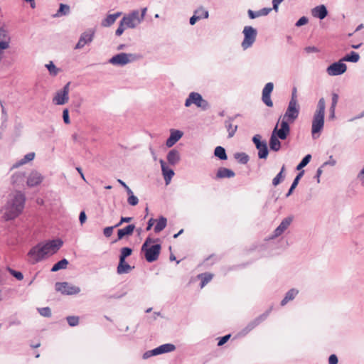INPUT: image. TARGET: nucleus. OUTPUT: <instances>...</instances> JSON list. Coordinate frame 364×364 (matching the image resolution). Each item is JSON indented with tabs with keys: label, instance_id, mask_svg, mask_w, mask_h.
<instances>
[{
	"label": "nucleus",
	"instance_id": "f257e3e1",
	"mask_svg": "<svg viewBox=\"0 0 364 364\" xmlns=\"http://www.w3.org/2000/svg\"><path fill=\"white\" fill-rule=\"evenodd\" d=\"M62 245L63 242L59 239L39 243L28 252V256L31 262L35 264L57 252Z\"/></svg>",
	"mask_w": 364,
	"mask_h": 364
},
{
	"label": "nucleus",
	"instance_id": "f03ea898",
	"mask_svg": "<svg viewBox=\"0 0 364 364\" xmlns=\"http://www.w3.org/2000/svg\"><path fill=\"white\" fill-rule=\"evenodd\" d=\"M23 210V193L16 191L14 197L0 210L2 219L9 221L16 218Z\"/></svg>",
	"mask_w": 364,
	"mask_h": 364
},
{
	"label": "nucleus",
	"instance_id": "7ed1b4c3",
	"mask_svg": "<svg viewBox=\"0 0 364 364\" xmlns=\"http://www.w3.org/2000/svg\"><path fill=\"white\" fill-rule=\"evenodd\" d=\"M279 122L277 123L274 128L269 141V149L273 151H279L281 149L282 144L279 141L285 140L290 133V127L287 125L284 122L280 124V128L278 129Z\"/></svg>",
	"mask_w": 364,
	"mask_h": 364
},
{
	"label": "nucleus",
	"instance_id": "20e7f679",
	"mask_svg": "<svg viewBox=\"0 0 364 364\" xmlns=\"http://www.w3.org/2000/svg\"><path fill=\"white\" fill-rule=\"evenodd\" d=\"M326 103L323 98H321L317 104L316 110L312 120L311 134L313 138H316V134L321 132L324 125Z\"/></svg>",
	"mask_w": 364,
	"mask_h": 364
},
{
	"label": "nucleus",
	"instance_id": "39448f33",
	"mask_svg": "<svg viewBox=\"0 0 364 364\" xmlns=\"http://www.w3.org/2000/svg\"><path fill=\"white\" fill-rule=\"evenodd\" d=\"M139 58V55L133 53H120L112 57L109 63L114 65L124 66Z\"/></svg>",
	"mask_w": 364,
	"mask_h": 364
},
{
	"label": "nucleus",
	"instance_id": "423d86ee",
	"mask_svg": "<svg viewBox=\"0 0 364 364\" xmlns=\"http://www.w3.org/2000/svg\"><path fill=\"white\" fill-rule=\"evenodd\" d=\"M299 111L300 106L299 103L289 102L287 109L282 117L280 124H282L284 122L287 125H289V123H293L298 118Z\"/></svg>",
	"mask_w": 364,
	"mask_h": 364
},
{
	"label": "nucleus",
	"instance_id": "0eeeda50",
	"mask_svg": "<svg viewBox=\"0 0 364 364\" xmlns=\"http://www.w3.org/2000/svg\"><path fill=\"white\" fill-rule=\"evenodd\" d=\"M194 104L197 107L206 110L209 108L210 105L207 100H204L200 94L192 92L189 94L188 98L186 100L185 106L190 107Z\"/></svg>",
	"mask_w": 364,
	"mask_h": 364
},
{
	"label": "nucleus",
	"instance_id": "6e6552de",
	"mask_svg": "<svg viewBox=\"0 0 364 364\" xmlns=\"http://www.w3.org/2000/svg\"><path fill=\"white\" fill-rule=\"evenodd\" d=\"M242 33L244 34V39L242 42V47L244 50L250 48L256 41L257 31L251 26H246L244 27Z\"/></svg>",
	"mask_w": 364,
	"mask_h": 364
},
{
	"label": "nucleus",
	"instance_id": "1a4fd4ad",
	"mask_svg": "<svg viewBox=\"0 0 364 364\" xmlns=\"http://www.w3.org/2000/svg\"><path fill=\"white\" fill-rule=\"evenodd\" d=\"M161 250L160 244H154L145 248L141 247V250L144 253V257L148 262H153L158 259Z\"/></svg>",
	"mask_w": 364,
	"mask_h": 364
},
{
	"label": "nucleus",
	"instance_id": "9d476101",
	"mask_svg": "<svg viewBox=\"0 0 364 364\" xmlns=\"http://www.w3.org/2000/svg\"><path fill=\"white\" fill-rule=\"evenodd\" d=\"M252 142L258 151V158L260 159H266L269 154L267 141L265 140L262 141L261 135L255 134L252 137Z\"/></svg>",
	"mask_w": 364,
	"mask_h": 364
},
{
	"label": "nucleus",
	"instance_id": "9b49d317",
	"mask_svg": "<svg viewBox=\"0 0 364 364\" xmlns=\"http://www.w3.org/2000/svg\"><path fill=\"white\" fill-rule=\"evenodd\" d=\"M70 82H68L63 89L56 92L53 98V103L55 105H63L66 104L69 100Z\"/></svg>",
	"mask_w": 364,
	"mask_h": 364
},
{
	"label": "nucleus",
	"instance_id": "f8f14e48",
	"mask_svg": "<svg viewBox=\"0 0 364 364\" xmlns=\"http://www.w3.org/2000/svg\"><path fill=\"white\" fill-rule=\"evenodd\" d=\"M55 287L57 291H60L65 295L77 294L80 291V287L72 285L66 282H56Z\"/></svg>",
	"mask_w": 364,
	"mask_h": 364
},
{
	"label": "nucleus",
	"instance_id": "ddd939ff",
	"mask_svg": "<svg viewBox=\"0 0 364 364\" xmlns=\"http://www.w3.org/2000/svg\"><path fill=\"white\" fill-rule=\"evenodd\" d=\"M272 309L266 311L264 313L255 318L254 320L250 321L241 331V334L243 336L247 335L249 332L253 330L256 326H257L262 321H265L269 313L271 312Z\"/></svg>",
	"mask_w": 364,
	"mask_h": 364
},
{
	"label": "nucleus",
	"instance_id": "4468645a",
	"mask_svg": "<svg viewBox=\"0 0 364 364\" xmlns=\"http://www.w3.org/2000/svg\"><path fill=\"white\" fill-rule=\"evenodd\" d=\"M346 70L347 66L341 59L330 65L327 68L326 72L330 76H336L343 74Z\"/></svg>",
	"mask_w": 364,
	"mask_h": 364
},
{
	"label": "nucleus",
	"instance_id": "2eb2a0df",
	"mask_svg": "<svg viewBox=\"0 0 364 364\" xmlns=\"http://www.w3.org/2000/svg\"><path fill=\"white\" fill-rule=\"evenodd\" d=\"M122 23H124L126 27L129 28H134L139 25L141 21L139 18V11L134 10L128 15L124 16L122 18Z\"/></svg>",
	"mask_w": 364,
	"mask_h": 364
},
{
	"label": "nucleus",
	"instance_id": "dca6fc26",
	"mask_svg": "<svg viewBox=\"0 0 364 364\" xmlns=\"http://www.w3.org/2000/svg\"><path fill=\"white\" fill-rule=\"evenodd\" d=\"M44 176L38 171L33 170L27 176L26 183L29 187H35L41 183Z\"/></svg>",
	"mask_w": 364,
	"mask_h": 364
},
{
	"label": "nucleus",
	"instance_id": "f3484780",
	"mask_svg": "<svg viewBox=\"0 0 364 364\" xmlns=\"http://www.w3.org/2000/svg\"><path fill=\"white\" fill-rule=\"evenodd\" d=\"M293 221V217L289 216L284 218L279 226L274 230L273 235L271 238L274 239L282 235L284 231L290 226L291 223Z\"/></svg>",
	"mask_w": 364,
	"mask_h": 364
},
{
	"label": "nucleus",
	"instance_id": "a211bd4d",
	"mask_svg": "<svg viewBox=\"0 0 364 364\" xmlns=\"http://www.w3.org/2000/svg\"><path fill=\"white\" fill-rule=\"evenodd\" d=\"M94 35L95 32L93 31H88L82 33L75 48L80 49L83 48L86 44L91 43L93 40Z\"/></svg>",
	"mask_w": 364,
	"mask_h": 364
},
{
	"label": "nucleus",
	"instance_id": "6ab92c4d",
	"mask_svg": "<svg viewBox=\"0 0 364 364\" xmlns=\"http://www.w3.org/2000/svg\"><path fill=\"white\" fill-rule=\"evenodd\" d=\"M10 36L9 32L3 28H0V55L9 47Z\"/></svg>",
	"mask_w": 364,
	"mask_h": 364
},
{
	"label": "nucleus",
	"instance_id": "aec40b11",
	"mask_svg": "<svg viewBox=\"0 0 364 364\" xmlns=\"http://www.w3.org/2000/svg\"><path fill=\"white\" fill-rule=\"evenodd\" d=\"M159 163L161 164L165 183L168 185L170 183L172 177L174 176V171L166 166V162L163 159H160Z\"/></svg>",
	"mask_w": 364,
	"mask_h": 364
},
{
	"label": "nucleus",
	"instance_id": "412c9836",
	"mask_svg": "<svg viewBox=\"0 0 364 364\" xmlns=\"http://www.w3.org/2000/svg\"><path fill=\"white\" fill-rule=\"evenodd\" d=\"M240 114H237L234 117H228V119L225 121V126L228 132V137H232L237 129V125H233L232 122L235 119L239 117Z\"/></svg>",
	"mask_w": 364,
	"mask_h": 364
},
{
	"label": "nucleus",
	"instance_id": "4be33fe9",
	"mask_svg": "<svg viewBox=\"0 0 364 364\" xmlns=\"http://www.w3.org/2000/svg\"><path fill=\"white\" fill-rule=\"evenodd\" d=\"M183 136V132L179 130L171 129L169 137L166 141L167 147L173 146Z\"/></svg>",
	"mask_w": 364,
	"mask_h": 364
},
{
	"label": "nucleus",
	"instance_id": "5701e85b",
	"mask_svg": "<svg viewBox=\"0 0 364 364\" xmlns=\"http://www.w3.org/2000/svg\"><path fill=\"white\" fill-rule=\"evenodd\" d=\"M312 15L314 17L318 18L322 20L328 15V11L324 5H320L314 7L311 11Z\"/></svg>",
	"mask_w": 364,
	"mask_h": 364
},
{
	"label": "nucleus",
	"instance_id": "b1692460",
	"mask_svg": "<svg viewBox=\"0 0 364 364\" xmlns=\"http://www.w3.org/2000/svg\"><path fill=\"white\" fill-rule=\"evenodd\" d=\"M166 158L168 164L172 166L178 164L181 159L178 151L175 149L168 151Z\"/></svg>",
	"mask_w": 364,
	"mask_h": 364
},
{
	"label": "nucleus",
	"instance_id": "393cba45",
	"mask_svg": "<svg viewBox=\"0 0 364 364\" xmlns=\"http://www.w3.org/2000/svg\"><path fill=\"white\" fill-rule=\"evenodd\" d=\"M235 176V173L231 169L225 167H220L218 168L215 178H232Z\"/></svg>",
	"mask_w": 364,
	"mask_h": 364
},
{
	"label": "nucleus",
	"instance_id": "a878e982",
	"mask_svg": "<svg viewBox=\"0 0 364 364\" xmlns=\"http://www.w3.org/2000/svg\"><path fill=\"white\" fill-rule=\"evenodd\" d=\"M122 14V13L119 11L113 14L107 15V17L102 21L101 26L103 27H109Z\"/></svg>",
	"mask_w": 364,
	"mask_h": 364
},
{
	"label": "nucleus",
	"instance_id": "bb28decb",
	"mask_svg": "<svg viewBox=\"0 0 364 364\" xmlns=\"http://www.w3.org/2000/svg\"><path fill=\"white\" fill-rule=\"evenodd\" d=\"M11 183L14 188H18L23 184V172L16 171L11 176Z\"/></svg>",
	"mask_w": 364,
	"mask_h": 364
},
{
	"label": "nucleus",
	"instance_id": "cd10ccee",
	"mask_svg": "<svg viewBox=\"0 0 364 364\" xmlns=\"http://www.w3.org/2000/svg\"><path fill=\"white\" fill-rule=\"evenodd\" d=\"M134 229H135V225L134 224H130L122 229L118 230L117 239L122 240L126 235H132Z\"/></svg>",
	"mask_w": 364,
	"mask_h": 364
},
{
	"label": "nucleus",
	"instance_id": "c85d7f7f",
	"mask_svg": "<svg viewBox=\"0 0 364 364\" xmlns=\"http://www.w3.org/2000/svg\"><path fill=\"white\" fill-rule=\"evenodd\" d=\"M271 11V8H263L257 11H254L251 9H249L247 14L250 18L254 19L259 16L268 15Z\"/></svg>",
	"mask_w": 364,
	"mask_h": 364
},
{
	"label": "nucleus",
	"instance_id": "c756f323",
	"mask_svg": "<svg viewBox=\"0 0 364 364\" xmlns=\"http://www.w3.org/2000/svg\"><path fill=\"white\" fill-rule=\"evenodd\" d=\"M156 354L161 355L166 353L172 352L176 349V346L173 344L171 343H166L159 346V347L156 348Z\"/></svg>",
	"mask_w": 364,
	"mask_h": 364
},
{
	"label": "nucleus",
	"instance_id": "7c9ffc66",
	"mask_svg": "<svg viewBox=\"0 0 364 364\" xmlns=\"http://www.w3.org/2000/svg\"><path fill=\"white\" fill-rule=\"evenodd\" d=\"M299 291L296 289H291L289 290L286 294L284 299L281 301L282 306H285L289 301L293 300L295 296L298 294Z\"/></svg>",
	"mask_w": 364,
	"mask_h": 364
},
{
	"label": "nucleus",
	"instance_id": "2f4dec72",
	"mask_svg": "<svg viewBox=\"0 0 364 364\" xmlns=\"http://www.w3.org/2000/svg\"><path fill=\"white\" fill-rule=\"evenodd\" d=\"M133 268L134 267L130 266L125 260H119L117 272L119 274H126L130 272Z\"/></svg>",
	"mask_w": 364,
	"mask_h": 364
},
{
	"label": "nucleus",
	"instance_id": "473e14b6",
	"mask_svg": "<svg viewBox=\"0 0 364 364\" xmlns=\"http://www.w3.org/2000/svg\"><path fill=\"white\" fill-rule=\"evenodd\" d=\"M304 171H300L297 175L295 177V178L294 179L291 186H290V188L289 189L287 193L286 194V197H289L290 196L294 190L296 188V187L297 186L301 178L304 175Z\"/></svg>",
	"mask_w": 364,
	"mask_h": 364
},
{
	"label": "nucleus",
	"instance_id": "72a5a7b5",
	"mask_svg": "<svg viewBox=\"0 0 364 364\" xmlns=\"http://www.w3.org/2000/svg\"><path fill=\"white\" fill-rule=\"evenodd\" d=\"M360 60V55L355 51H351L348 54H346L343 58V61L357 63Z\"/></svg>",
	"mask_w": 364,
	"mask_h": 364
},
{
	"label": "nucleus",
	"instance_id": "f704fd0d",
	"mask_svg": "<svg viewBox=\"0 0 364 364\" xmlns=\"http://www.w3.org/2000/svg\"><path fill=\"white\" fill-rule=\"evenodd\" d=\"M167 220L165 217L161 216L159 217L156 225L154 227V232L156 233L160 232L162 231L166 226Z\"/></svg>",
	"mask_w": 364,
	"mask_h": 364
},
{
	"label": "nucleus",
	"instance_id": "c9c22d12",
	"mask_svg": "<svg viewBox=\"0 0 364 364\" xmlns=\"http://www.w3.org/2000/svg\"><path fill=\"white\" fill-rule=\"evenodd\" d=\"M68 261L67 259H63L61 260H60L59 262H58L57 263H55L53 267L51 268V272H57L58 270H60V269H65L67 268V266L68 264Z\"/></svg>",
	"mask_w": 364,
	"mask_h": 364
},
{
	"label": "nucleus",
	"instance_id": "e433bc0d",
	"mask_svg": "<svg viewBox=\"0 0 364 364\" xmlns=\"http://www.w3.org/2000/svg\"><path fill=\"white\" fill-rule=\"evenodd\" d=\"M235 159L241 164H246L250 160L249 156L244 152H237L234 154Z\"/></svg>",
	"mask_w": 364,
	"mask_h": 364
},
{
	"label": "nucleus",
	"instance_id": "4c0bfd02",
	"mask_svg": "<svg viewBox=\"0 0 364 364\" xmlns=\"http://www.w3.org/2000/svg\"><path fill=\"white\" fill-rule=\"evenodd\" d=\"M214 155L220 160H226L228 159L225 149L220 146H218L215 149Z\"/></svg>",
	"mask_w": 364,
	"mask_h": 364
},
{
	"label": "nucleus",
	"instance_id": "58836bf2",
	"mask_svg": "<svg viewBox=\"0 0 364 364\" xmlns=\"http://www.w3.org/2000/svg\"><path fill=\"white\" fill-rule=\"evenodd\" d=\"M70 13V6L68 5L60 4L57 13L53 15L54 17H59L68 15Z\"/></svg>",
	"mask_w": 364,
	"mask_h": 364
},
{
	"label": "nucleus",
	"instance_id": "ea45409f",
	"mask_svg": "<svg viewBox=\"0 0 364 364\" xmlns=\"http://www.w3.org/2000/svg\"><path fill=\"white\" fill-rule=\"evenodd\" d=\"M46 67L50 75L52 76H56L60 72V69L58 68L52 61H50L49 63L46 64Z\"/></svg>",
	"mask_w": 364,
	"mask_h": 364
},
{
	"label": "nucleus",
	"instance_id": "a19ab883",
	"mask_svg": "<svg viewBox=\"0 0 364 364\" xmlns=\"http://www.w3.org/2000/svg\"><path fill=\"white\" fill-rule=\"evenodd\" d=\"M284 170H285V166L284 165L282 167L280 172L272 180V185L274 186H277L284 180V176L282 174H283V172L284 171Z\"/></svg>",
	"mask_w": 364,
	"mask_h": 364
},
{
	"label": "nucleus",
	"instance_id": "79ce46f5",
	"mask_svg": "<svg viewBox=\"0 0 364 364\" xmlns=\"http://www.w3.org/2000/svg\"><path fill=\"white\" fill-rule=\"evenodd\" d=\"M198 277L201 279L200 287H203L212 279L213 275L210 273H203L199 274Z\"/></svg>",
	"mask_w": 364,
	"mask_h": 364
},
{
	"label": "nucleus",
	"instance_id": "37998d69",
	"mask_svg": "<svg viewBox=\"0 0 364 364\" xmlns=\"http://www.w3.org/2000/svg\"><path fill=\"white\" fill-rule=\"evenodd\" d=\"M194 14L198 16L199 19L208 18V11L203 6L199 7L194 11Z\"/></svg>",
	"mask_w": 364,
	"mask_h": 364
},
{
	"label": "nucleus",
	"instance_id": "c03bdc74",
	"mask_svg": "<svg viewBox=\"0 0 364 364\" xmlns=\"http://www.w3.org/2000/svg\"><path fill=\"white\" fill-rule=\"evenodd\" d=\"M132 253V249L130 247H122L121 249L120 255H119V260H125V259L130 256Z\"/></svg>",
	"mask_w": 364,
	"mask_h": 364
},
{
	"label": "nucleus",
	"instance_id": "a18cd8bd",
	"mask_svg": "<svg viewBox=\"0 0 364 364\" xmlns=\"http://www.w3.org/2000/svg\"><path fill=\"white\" fill-rule=\"evenodd\" d=\"M311 159V154L306 155L302 160L300 161V163L296 166V170H301L304 167H305L310 161Z\"/></svg>",
	"mask_w": 364,
	"mask_h": 364
},
{
	"label": "nucleus",
	"instance_id": "49530a36",
	"mask_svg": "<svg viewBox=\"0 0 364 364\" xmlns=\"http://www.w3.org/2000/svg\"><path fill=\"white\" fill-rule=\"evenodd\" d=\"M38 311L43 317L50 318L52 315L51 309L49 307L38 308Z\"/></svg>",
	"mask_w": 364,
	"mask_h": 364
},
{
	"label": "nucleus",
	"instance_id": "de8ad7c7",
	"mask_svg": "<svg viewBox=\"0 0 364 364\" xmlns=\"http://www.w3.org/2000/svg\"><path fill=\"white\" fill-rule=\"evenodd\" d=\"M6 270L15 278H16L18 280L21 281L23 280V273L18 271H16L13 269H11L9 267H6Z\"/></svg>",
	"mask_w": 364,
	"mask_h": 364
},
{
	"label": "nucleus",
	"instance_id": "09e8293b",
	"mask_svg": "<svg viewBox=\"0 0 364 364\" xmlns=\"http://www.w3.org/2000/svg\"><path fill=\"white\" fill-rule=\"evenodd\" d=\"M68 324L70 326H76L79 323V317L75 316H69L66 318Z\"/></svg>",
	"mask_w": 364,
	"mask_h": 364
},
{
	"label": "nucleus",
	"instance_id": "8fccbe9b",
	"mask_svg": "<svg viewBox=\"0 0 364 364\" xmlns=\"http://www.w3.org/2000/svg\"><path fill=\"white\" fill-rule=\"evenodd\" d=\"M262 102L269 107L273 106V102L271 100V95L262 94Z\"/></svg>",
	"mask_w": 364,
	"mask_h": 364
},
{
	"label": "nucleus",
	"instance_id": "3c124183",
	"mask_svg": "<svg viewBox=\"0 0 364 364\" xmlns=\"http://www.w3.org/2000/svg\"><path fill=\"white\" fill-rule=\"evenodd\" d=\"M274 89V84L272 82H268L265 85L262 90V94L271 95Z\"/></svg>",
	"mask_w": 364,
	"mask_h": 364
},
{
	"label": "nucleus",
	"instance_id": "603ef678",
	"mask_svg": "<svg viewBox=\"0 0 364 364\" xmlns=\"http://www.w3.org/2000/svg\"><path fill=\"white\" fill-rule=\"evenodd\" d=\"M127 28V27H126L124 23H122V21L121 20L119 26L115 31V35L117 36H120Z\"/></svg>",
	"mask_w": 364,
	"mask_h": 364
},
{
	"label": "nucleus",
	"instance_id": "864d4df0",
	"mask_svg": "<svg viewBox=\"0 0 364 364\" xmlns=\"http://www.w3.org/2000/svg\"><path fill=\"white\" fill-rule=\"evenodd\" d=\"M127 202L130 205L134 206L136 205L139 203V199L134 195H132L128 197Z\"/></svg>",
	"mask_w": 364,
	"mask_h": 364
},
{
	"label": "nucleus",
	"instance_id": "5fc2aeb1",
	"mask_svg": "<svg viewBox=\"0 0 364 364\" xmlns=\"http://www.w3.org/2000/svg\"><path fill=\"white\" fill-rule=\"evenodd\" d=\"M159 238H156V239H153L150 237H146V239L145 240L144 244L142 245L141 247H144V248H145L147 246H150V245L151 243H155L156 242H159Z\"/></svg>",
	"mask_w": 364,
	"mask_h": 364
},
{
	"label": "nucleus",
	"instance_id": "6e6d98bb",
	"mask_svg": "<svg viewBox=\"0 0 364 364\" xmlns=\"http://www.w3.org/2000/svg\"><path fill=\"white\" fill-rule=\"evenodd\" d=\"M154 355H157L156 354V349H153V350H147L146 351L143 355H142V358L143 359H147L151 356H154Z\"/></svg>",
	"mask_w": 364,
	"mask_h": 364
},
{
	"label": "nucleus",
	"instance_id": "4d7b16f0",
	"mask_svg": "<svg viewBox=\"0 0 364 364\" xmlns=\"http://www.w3.org/2000/svg\"><path fill=\"white\" fill-rule=\"evenodd\" d=\"M35 156L36 154L34 152H30L24 155V164L33 161L35 158Z\"/></svg>",
	"mask_w": 364,
	"mask_h": 364
},
{
	"label": "nucleus",
	"instance_id": "13d9d810",
	"mask_svg": "<svg viewBox=\"0 0 364 364\" xmlns=\"http://www.w3.org/2000/svg\"><path fill=\"white\" fill-rule=\"evenodd\" d=\"M63 119L66 124H69L70 123V117H69V111L68 109H65L63 111Z\"/></svg>",
	"mask_w": 364,
	"mask_h": 364
},
{
	"label": "nucleus",
	"instance_id": "bf43d9fd",
	"mask_svg": "<svg viewBox=\"0 0 364 364\" xmlns=\"http://www.w3.org/2000/svg\"><path fill=\"white\" fill-rule=\"evenodd\" d=\"M297 90L296 88L294 87L293 89H292V92H291V100L289 102H291V103H298V101H297Z\"/></svg>",
	"mask_w": 364,
	"mask_h": 364
},
{
	"label": "nucleus",
	"instance_id": "052dcab7",
	"mask_svg": "<svg viewBox=\"0 0 364 364\" xmlns=\"http://www.w3.org/2000/svg\"><path fill=\"white\" fill-rule=\"evenodd\" d=\"M338 95L336 94V93H333L332 94V102H331V105L330 107V108H336V105L338 103Z\"/></svg>",
	"mask_w": 364,
	"mask_h": 364
},
{
	"label": "nucleus",
	"instance_id": "680f3d73",
	"mask_svg": "<svg viewBox=\"0 0 364 364\" xmlns=\"http://www.w3.org/2000/svg\"><path fill=\"white\" fill-rule=\"evenodd\" d=\"M308 23V18L305 16L301 17L296 23V26L299 27Z\"/></svg>",
	"mask_w": 364,
	"mask_h": 364
},
{
	"label": "nucleus",
	"instance_id": "e2e57ef3",
	"mask_svg": "<svg viewBox=\"0 0 364 364\" xmlns=\"http://www.w3.org/2000/svg\"><path fill=\"white\" fill-rule=\"evenodd\" d=\"M113 229H114V227H112V226L105 228L103 230V233H104L105 236L107 237H110L112 234Z\"/></svg>",
	"mask_w": 364,
	"mask_h": 364
},
{
	"label": "nucleus",
	"instance_id": "0e129e2a",
	"mask_svg": "<svg viewBox=\"0 0 364 364\" xmlns=\"http://www.w3.org/2000/svg\"><path fill=\"white\" fill-rule=\"evenodd\" d=\"M230 337V334L225 335V336L221 337L218 343V346H221L224 345L229 340Z\"/></svg>",
	"mask_w": 364,
	"mask_h": 364
},
{
	"label": "nucleus",
	"instance_id": "69168bd1",
	"mask_svg": "<svg viewBox=\"0 0 364 364\" xmlns=\"http://www.w3.org/2000/svg\"><path fill=\"white\" fill-rule=\"evenodd\" d=\"M306 53H318L319 50L315 46H307L304 48Z\"/></svg>",
	"mask_w": 364,
	"mask_h": 364
},
{
	"label": "nucleus",
	"instance_id": "338daca9",
	"mask_svg": "<svg viewBox=\"0 0 364 364\" xmlns=\"http://www.w3.org/2000/svg\"><path fill=\"white\" fill-rule=\"evenodd\" d=\"M338 362V358L335 354H332L328 358L329 364H337Z\"/></svg>",
	"mask_w": 364,
	"mask_h": 364
},
{
	"label": "nucleus",
	"instance_id": "774afa93",
	"mask_svg": "<svg viewBox=\"0 0 364 364\" xmlns=\"http://www.w3.org/2000/svg\"><path fill=\"white\" fill-rule=\"evenodd\" d=\"M87 220V216L85 211H81L79 215L80 223L82 225Z\"/></svg>",
	"mask_w": 364,
	"mask_h": 364
}]
</instances>
